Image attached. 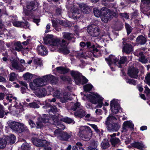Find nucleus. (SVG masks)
<instances>
[{
  "label": "nucleus",
  "instance_id": "bf43d9fd",
  "mask_svg": "<svg viewBox=\"0 0 150 150\" xmlns=\"http://www.w3.org/2000/svg\"><path fill=\"white\" fill-rule=\"evenodd\" d=\"M30 145L28 143H26L22 144L21 148L23 150H30Z\"/></svg>",
  "mask_w": 150,
  "mask_h": 150
},
{
  "label": "nucleus",
  "instance_id": "338daca9",
  "mask_svg": "<svg viewBox=\"0 0 150 150\" xmlns=\"http://www.w3.org/2000/svg\"><path fill=\"white\" fill-rule=\"evenodd\" d=\"M119 14L122 17L124 18L127 19H128L129 18V16L127 13H120Z\"/></svg>",
  "mask_w": 150,
  "mask_h": 150
},
{
  "label": "nucleus",
  "instance_id": "3c124183",
  "mask_svg": "<svg viewBox=\"0 0 150 150\" xmlns=\"http://www.w3.org/2000/svg\"><path fill=\"white\" fill-rule=\"evenodd\" d=\"M125 28L127 31V35L130 34L132 32L133 28L127 23H125Z\"/></svg>",
  "mask_w": 150,
  "mask_h": 150
},
{
  "label": "nucleus",
  "instance_id": "c85d7f7f",
  "mask_svg": "<svg viewBox=\"0 0 150 150\" xmlns=\"http://www.w3.org/2000/svg\"><path fill=\"white\" fill-rule=\"evenodd\" d=\"M123 129L124 130H126L127 127L133 129L134 127V124L132 122L130 121L125 122L123 123Z\"/></svg>",
  "mask_w": 150,
  "mask_h": 150
},
{
  "label": "nucleus",
  "instance_id": "f8f14e48",
  "mask_svg": "<svg viewBox=\"0 0 150 150\" xmlns=\"http://www.w3.org/2000/svg\"><path fill=\"white\" fill-rule=\"evenodd\" d=\"M139 72V70L137 68L131 67L129 68L127 73L131 78L137 79L138 76V74Z\"/></svg>",
  "mask_w": 150,
  "mask_h": 150
},
{
  "label": "nucleus",
  "instance_id": "f257e3e1",
  "mask_svg": "<svg viewBox=\"0 0 150 150\" xmlns=\"http://www.w3.org/2000/svg\"><path fill=\"white\" fill-rule=\"evenodd\" d=\"M117 120L115 117L110 115L107 118L105 124L107 125V129L109 131L116 132L119 130L120 126L116 122Z\"/></svg>",
  "mask_w": 150,
  "mask_h": 150
},
{
  "label": "nucleus",
  "instance_id": "f3484780",
  "mask_svg": "<svg viewBox=\"0 0 150 150\" xmlns=\"http://www.w3.org/2000/svg\"><path fill=\"white\" fill-rule=\"evenodd\" d=\"M38 5L37 3H35L33 1L28 4L26 6L27 10L30 11H34L38 8Z\"/></svg>",
  "mask_w": 150,
  "mask_h": 150
},
{
  "label": "nucleus",
  "instance_id": "37998d69",
  "mask_svg": "<svg viewBox=\"0 0 150 150\" xmlns=\"http://www.w3.org/2000/svg\"><path fill=\"white\" fill-rule=\"evenodd\" d=\"M3 109V106L0 104V118H2L4 117L5 113L6 115H7V114L8 113V112H5V111Z\"/></svg>",
  "mask_w": 150,
  "mask_h": 150
},
{
  "label": "nucleus",
  "instance_id": "e433bc0d",
  "mask_svg": "<svg viewBox=\"0 0 150 150\" xmlns=\"http://www.w3.org/2000/svg\"><path fill=\"white\" fill-rule=\"evenodd\" d=\"M15 46V49L18 52L21 51L23 49V47L20 42H18L14 44Z\"/></svg>",
  "mask_w": 150,
  "mask_h": 150
},
{
  "label": "nucleus",
  "instance_id": "5fc2aeb1",
  "mask_svg": "<svg viewBox=\"0 0 150 150\" xmlns=\"http://www.w3.org/2000/svg\"><path fill=\"white\" fill-rule=\"evenodd\" d=\"M60 52L64 54H68L69 53V51L67 47L61 48L60 49Z\"/></svg>",
  "mask_w": 150,
  "mask_h": 150
},
{
  "label": "nucleus",
  "instance_id": "7c9ffc66",
  "mask_svg": "<svg viewBox=\"0 0 150 150\" xmlns=\"http://www.w3.org/2000/svg\"><path fill=\"white\" fill-rule=\"evenodd\" d=\"M110 146L109 141L107 139H104L101 144V147L102 149H105Z\"/></svg>",
  "mask_w": 150,
  "mask_h": 150
},
{
  "label": "nucleus",
  "instance_id": "f704fd0d",
  "mask_svg": "<svg viewBox=\"0 0 150 150\" xmlns=\"http://www.w3.org/2000/svg\"><path fill=\"white\" fill-rule=\"evenodd\" d=\"M64 38L70 40L72 39H74L73 34L70 33L64 32L63 33Z\"/></svg>",
  "mask_w": 150,
  "mask_h": 150
},
{
  "label": "nucleus",
  "instance_id": "2eb2a0df",
  "mask_svg": "<svg viewBox=\"0 0 150 150\" xmlns=\"http://www.w3.org/2000/svg\"><path fill=\"white\" fill-rule=\"evenodd\" d=\"M44 78H45L46 82L47 81L50 82L52 84H56L58 81L57 77L50 74L44 76Z\"/></svg>",
  "mask_w": 150,
  "mask_h": 150
},
{
  "label": "nucleus",
  "instance_id": "a211bd4d",
  "mask_svg": "<svg viewBox=\"0 0 150 150\" xmlns=\"http://www.w3.org/2000/svg\"><path fill=\"white\" fill-rule=\"evenodd\" d=\"M35 94L37 96L40 97L45 96L47 93L45 89L44 88H42L36 90Z\"/></svg>",
  "mask_w": 150,
  "mask_h": 150
},
{
  "label": "nucleus",
  "instance_id": "0e129e2a",
  "mask_svg": "<svg viewBox=\"0 0 150 150\" xmlns=\"http://www.w3.org/2000/svg\"><path fill=\"white\" fill-rule=\"evenodd\" d=\"M34 63L35 64H37L41 66L42 65V61L40 58H36L34 59Z\"/></svg>",
  "mask_w": 150,
  "mask_h": 150
},
{
  "label": "nucleus",
  "instance_id": "c756f323",
  "mask_svg": "<svg viewBox=\"0 0 150 150\" xmlns=\"http://www.w3.org/2000/svg\"><path fill=\"white\" fill-rule=\"evenodd\" d=\"M56 69L59 73L61 74H64L67 73L69 71V69L62 67H57Z\"/></svg>",
  "mask_w": 150,
  "mask_h": 150
},
{
  "label": "nucleus",
  "instance_id": "20e7f679",
  "mask_svg": "<svg viewBox=\"0 0 150 150\" xmlns=\"http://www.w3.org/2000/svg\"><path fill=\"white\" fill-rule=\"evenodd\" d=\"M87 97L89 101L94 104L98 103V105L96 107V108H101L103 104L102 102L103 98L100 97L97 93H93L87 95Z\"/></svg>",
  "mask_w": 150,
  "mask_h": 150
},
{
  "label": "nucleus",
  "instance_id": "b1692460",
  "mask_svg": "<svg viewBox=\"0 0 150 150\" xmlns=\"http://www.w3.org/2000/svg\"><path fill=\"white\" fill-rule=\"evenodd\" d=\"M74 115L77 117H84L86 115L84 110L82 109V107L81 108L77 110L74 113Z\"/></svg>",
  "mask_w": 150,
  "mask_h": 150
},
{
  "label": "nucleus",
  "instance_id": "4be33fe9",
  "mask_svg": "<svg viewBox=\"0 0 150 150\" xmlns=\"http://www.w3.org/2000/svg\"><path fill=\"white\" fill-rule=\"evenodd\" d=\"M141 11L148 16L150 15V6L148 5L144 6L141 5Z\"/></svg>",
  "mask_w": 150,
  "mask_h": 150
},
{
  "label": "nucleus",
  "instance_id": "a878e982",
  "mask_svg": "<svg viewBox=\"0 0 150 150\" xmlns=\"http://www.w3.org/2000/svg\"><path fill=\"white\" fill-rule=\"evenodd\" d=\"M37 50L38 54L41 55H45L47 52L45 47L42 45L38 46L37 49Z\"/></svg>",
  "mask_w": 150,
  "mask_h": 150
},
{
  "label": "nucleus",
  "instance_id": "ddd939ff",
  "mask_svg": "<svg viewBox=\"0 0 150 150\" xmlns=\"http://www.w3.org/2000/svg\"><path fill=\"white\" fill-rule=\"evenodd\" d=\"M51 121H52L51 123L57 126V128L61 130H63L65 128V126L59 121V119L57 116L53 115L51 118Z\"/></svg>",
  "mask_w": 150,
  "mask_h": 150
},
{
  "label": "nucleus",
  "instance_id": "4468645a",
  "mask_svg": "<svg viewBox=\"0 0 150 150\" xmlns=\"http://www.w3.org/2000/svg\"><path fill=\"white\" fill-rule=\"evenodd\" d=\"M34 85L36 87L42 86L46 84V80L44 76L40 78H37L33 80Z\"/></svg>",
  "mask_w": 150,
  "mask_h": 150
},
{
  "label": "nucleus",
  "instance_id": "39448f33",
  "mask_svg": "<svg viewBox=\"0 0 150 150\" xmlns=\"http://www.w3.org/2000/svg\"><path fill=\"white\" fill-rule=\"evenodd\" d=\"M71 74L74 77L76 83L77 85L83 84L88 81L87 79L78 71H72Z\"/></svg>",
  "mask_w": 150,
  "mask_h": 150
},
{
  "label": "nucleus",
  "instance_id": "6e6552de",
  "mask_svg": "<svg viewBox=\"0 0 150 150\" xmlns=\"http://www.w3.org/2000/svg\"><path fill=\"white\" fill-rule=\"evenodd\" d=\"M43 116V117L38 118V121L36 122L37 128H41L46 125V123H51L52 118H50L48 115L44 114Z\"/></svg>",
  "mask_w": 150,
  "mask_h": 150
},
{
  "label": "nucleus",
  "instance_id": "0eeeda50",
  "mask_svg": "<svg viewBox=\"0 0 150 150\" xmlns=\"http://www.w3.org/2000/svg\"><path fill=\"white\" fill-rule=\"evenodd\" d=\"M52 35H47L44 38V43L46 44H49L53 46L58 47L59 44L60 40L58 38H53Z\"/></svg>",
  "mask_w": 150,
  "mask_h": 150
},
{
  "label": "nucleus",
  "instance_id": "dca6fc26",
  "mask_svg": "<svg viewBox=\"0 0 150 150\" xmlns=\"http://www.w3.org/2000/svg\"><path fill=\"white\" fill-rule=\"evenodd\" d=\"M82 106L80 105V103L78 102L74 103V102L70 103L67 106L68 109L75 111L77 110Z\"/></svg>",
  "mask_w": 150,
  "mask_h": 150
},
{
  "label": "nucleus",
  "instance_id": "a18cd8bd",
  "mask_svg": "<svg viewBox=\"0 0 150 150\" xmlns=\"http://www.w3.org/2000/svg\"><path fill=\"white\" fill-rule=\"evenodd\" d=\"M69 43V42H67L65 40L62 39L61 41L60 40L59 46H61L62 48L65 47H67Z\"/></svg>",
  "mask_w": 150,
  "mask_h": 150
},
{
  "label": "nucleus",
  "instance_id": "f03ea898",
  "mask_svg": "<svg viewBox=\"0 0 150 150\" xmlns=\"http://www.w3.org/2000/svg\"><path fill=\"white\" fill-rule=\"evenodd\" d=\"M105 60L108 62V64L110 66L111 64H113L117 65L119 68H122V64L126 62L127 58L126 57L123 56L121 57L120 60H119L115 58L114 56L111 55L109 56L108 59L106 58Z\"/></svg>",
  "mask_w": 150,
  "mask_h": 150
},
{
  "label": "nucleus",
  "instance_id": "58836bf2",
  "mask_svg": "<svg viewBox=\"0 0 150 150\" xmlns=\"http://www.w3.org/2000/svg\"><path fill=\"white\" fill-rule=\"evenodd\" d=\"M11 63L12 67L14 68L17 70H20L21 69V67L18 64L17 60L13 59Z\"/></svg>",
  "mask_w": 150,
  "mask_h": 150
},
{
  "label": "nucleus",
  "instance_id": "ea45409f",
  "mask_svg": "<svg viewBox=\"0 0 150 150\" xmlns=\"http://www.w3.org/2000/svg\"><path fill=\"white\" fill-rule=\"evenodd\" d=\"M139 61L142 63H146L147 62V59H146L143 53L142 52H140L139 53Z\"/></svg>",
  "mask_w": 150,
  "mask_h": 150
},
{
  "label": "nucleus",
  "instance_id": "423d86ee",
  "mask_svg": "<svg viewBox=\"0 0 150 150\" xmlns=\"http://www.w3.org/2000/svg\"><path fill=\"white\" fill-rule=\"evenodd\" d=\"M101 11L102 13L101 18L103 22L107 23L112 18V13L110 9L105 7H103L101 9Z\"/></svg>",
  "mask_w": 150,
  "mask_h": 150
},
{
  "label": "nucleus",
  "instance_id": "2f4dec72",
  "mask_svg": "<svg viewBox=\"0 0 150 150\" xmlns=\"http://www.w3.org/2000/svg\"><path fill=\"white\" fill-rule=\"evenodd\" d=\"M18 125H19V123L15 121H12L9 124V126L11 129L16 131Z\"/></svg>",
  "mask_w": 150,
  "mask_h": 150
},
{
  "label": "nucleus",
  "instance_id": "6ab92c4d",
  "mask_svg": "<svg viewBox=\"0 0 150 150\" xmlns=\"http://www.w3.org/2000/svg\"><path fill=\"white\" fill-rule=\"evenodd\" d=\"M136 42L141 45H144L147 41L146 38L142 35L139 36L136 38Z\"/></svg>",
  "mask_w": 150,
  "mask_h": 150
},
{
  "label": "nucleus",
  "instance_id": "4d7b16f0",
  "mask_svg": "<svg viewBox=\"0 0 150 150\" xmlns=\"http://www.w3.org/2000/svg\"><path fill=\"white\" fill-rule=\"evenodd\" d=\"M17 77V75L14 73H11L10 74L9 80L11 81H14L16 79Z\"/></svg>",
  "mask_w": 150,
  "mask_h": 150
},
{
  "label": "nucleus",
  "instance_id": "8fccbe9b",
  "mask_svg": "<svg viewBox=\"0 0 150 150\" xmlns=\"http://www.w3.org/2000/svg\"><path fill=\"white\" fill-rule=\"evenodd\" d=\"M61 120L69 124L71 123H74V120L70 118H68L67 117L62 119Z\"/></svg>",
  "mask_w": 150,
  "mask_h": 150
},
{
  "label": "nucleus",
  "instance_id": "1a4fd4ad",
  "mask_svg": "<svg viewBox=\"0 0 150 150\" xmlns=\"http://www.w3.org/2000/svg\"><path fill=\"white\" fill-rule=\"evenodd\" d=\"M87 32L91 36L96 37L100 33V30L98 27L95 24L89 25L87 29Z\"/></svg>",
  "mask_w": 150,
  "mask_h": 150
},
{
  "label": "nucleus",
  "instance_id": "393cba45",
  "mask_svg": "<svg viewBox=\"0 0 150 150\" xmlns=\"http://www.w3.org/2000/svg\"><path fill=\"white\" fill-rule=\"evenodd\" d=\"M70 93L65 92L64 93L62 97L60 98V101L62 103H64L67 101L68 100H71V99L70 97Z\"/></svg>",
  "mask_w": 150,
  "mask_h": 150
},
{
  "label": "nucleus",
  "instance_id": "cd10ccee",
  "mask_svg": "<svg viewBox=\"0 0 150 150\" xmlns=\"http://www.w3.org/2000/svg\"><path fill=\"white\" fill-rule=\"evenodd\" d=\"M16 137L14 135L11 134L9 136H7L5 139L7 143H10L12 144L15 142Z\"/></svg>",
  "mask_w": 150,
  "mask_h": 150
},
{
  "label": "nucleus",
  "instance_id": "4c0bfd02",
  "mask_svg": "<svg viewBox=\"0 0 150 150\" xmlns=\"http://www.w3.org/2000/svg\"><path fill=\"white\" fill-rule=\"evenodd\" d=\"M82 144L81 142H77L76 145L72 147L73 150H83L82 147Z\"/></svg>",
  "mask_w": 150,
  "mask_h": 150
},
{
  "label": "nucleus",
  "instance_id": "9d476101",
  "mask_svg": "<svg viewBox=\"0 0 150 150\" xmlns=\"http://www.w3.org/2000/svg\"><path fill=\"white\" fill-rule=\"evenodd\" d=\"M111 111L114 113L116 114L121 110L117 100L114 99L111 101L110 104Z\"/></svg>",
  "mask_w": 150,
  "mask_h": 150
},
{
  "label": "nucleus",
  "instance_id": "680f3d73",
  "mask_svg": "<svg viewBox=\"0 0 150 150\" xmlns=\"http://www.w3.org/2000/svg\"><path fill=\"white\" fill-rule=\"evenodd\" d=\"M60 78L62 80L64 81H71V79L68 76H60Z\"/></svg>",
  "mask_w": 150,
  "mask_h": 150
},
{
  "label": "nucleus",
  "instance_id": "774afa93",
  "mask_svg": "<svg viewBox=\"0 0 150 150\" xmlns=\"http://www.w3.org/2000/svg\"><path fill=\"white\" fill-rule=\"evenodd\" d=\"M145 79L147 81V84L150 86V73L147 74L145 77Z\"/></svg>",
  "mask_w": 150,
  "mask_h": 150
},
{
  "label": "nucleus",
  "instance_id": "c9c22d12",
  "mask_svg": "<svg viewBox=\"0 0 150 150\" xmlns=\"http://www.w3.org/2000/svg\"><path fill=\"white\" fill-rule=\"evenodd\" d=\"M110 142L112 145L115 146L117 144H120V140L116 137H112L110 139Z\"/></svg>",
  "mask_w": 150,
  "mask_h": 150
},
{
  "label": "nucleus",
  "instance_id": "aec40b11",
  "mask_svg": "<svg viewBox=\"0 0 150 150\" xmlns=\"http://www.w3.org/2000/svg\"><path fill=\"white\" fill-rule=\"evenodd\" d=\"M13 25L17 27L25 28L28 25V23L26 21L25 22L18 21H14L12 23Z\"/></svg>",
  "mask_w": 150,
  "mask_h": 150
},
{
  "label": "nucleus",
  "instance_id": "473e14b6",
  "mask_svg": "<svg viewBox=\"0 0 150 150\" xmlns=\"http://www.w3.org/2000/svg\"><path fill=\"white\" fill-rule=\"evenodd\" d=\"M123 27L122 23L119 20L115 21V29L116 30H120Z\"/></svg>",
  "mask_w": 150,
  "mask_h": 150
},
{
  "label": "nucleus",
  "instance_id": "a19ab883",
  "mask_svg": "<svg viewBox=\"0 0 150 150\" xmlns=\"http://www.w3.org/2000/svg\"><path fill=\"white\" fill-rule=\"evenodd\" d=\"M6 144L7 142L5 139L0 138V149H4L6 147Z\"/></svg>",
  "mask_w": 150,
  "mask_h": 150
},
{
  "label": "nucleus",
  "instance_id": "69168bd1",
  "mask_svg": "<svg viewBox=\"0 0 150 150\" xmlns=\"http://www.w3.org/2000/svg\"><path fill=\"white\" fill-rule=\"evenodd\" d=\"M142 4L141 5L144 6L148 5L150 4V0H141Z\"/></svg>",
  "mask_w": 150,
  "mask_h": 150
},
{
  "label": "nucleus",
  "instance_id": "de8ad7c7",
  "mask_svg": "<svg viewBox=\"0 0 150 150\" xmlns=\"http://www.w3.org/2000/svg\"><path fill=\"white\" fill-rule=\"evenodd\" d=\"M69 10L72 13H74L75 14H79L80 13V11L78 10L77 8L76 7L74 6L73 7H72Z\"/></svg>",
  "mask_w": 150,
  "mask_h": 150
},
{
  "label": "nucleus",
  "instance_id": "5701e85b",
  "mask_svg": "<svg viewBox=\"0 0 150 150\" xmlns=\"http://www.w3.org/2000/svg\"><path fill=\"white\" fill-rule=\"evenodd\" d=\"M132 51V46L129 44L126 43L124 45L122 48V51L127 54L130 53Z\"/></svg>",
  "mask_w": 150,
  "mask_h": 150
},
{
  "label": "nucleus",
  "instance_id": "c03bdc74",
  "mask_svg": "<svg viewBox=\"0 0 150 150\" xmlns=\"http://www.w3.org/2000/svg\"><path fill=\"white\" fill-rule=\"evenodd\" d=\"M49 113L50 115H52V114H54L57 112V109L55 106H52L48 110Z\"/></svg>",
  "mask_w": 150,
  "mask_h": 150
},
{
  "label": "nucleus",
  "instance_id": "72a5a7b5",
  "mask_svg": "<svg viewBox=\"0 0 150 150\" xmlns=\"http://www.w3.org/2000/svg\"><path fill=\"white\" fill-rule=\"evenodd\" d=\"M132 145L134 147L140 150L143 149L144 146V145L142 142H134L132 143Z\"/></svg>",
  "mask_w": 150,
  "mask_h": 150
},
{
  "label": "nucleus",
  "instance_id": "052dcab7",
  "mask_svg": "<svg viewBox=\"0 0 150 150\" xmlns=\"http://www.w3.org/2000/svg\"><path fill=\"white\" fill-rule=\"evenodd\" d=\"M30 108H39V105L37 104L35 102H33L29 103L28 104Z\"/></svg>",
  "mask_w": 150,
  "mask_h": 150
},
{
  "label": "nucleus",
  "instance_id": "9b49d317",
  "mask_svg": "<svg viewBox=\"0 0 150 150\" xmlns=\"http://www.w3.org/2000/svg\"><path fill=\"white\" fill-rule=\"evenodd\" d=\"M32 142L33 144L37 146L43 147L47 144V141L45 140H41L36 138L33 137Z\"/></svg>",
  "mask_w": 150,
  "mask_h": 150
},
{
  "label": "nucleus",
  "instance_id": "864d4df0",
  "mask_svg": "<svg viewBox=\"0 0 150 150\" xmlns=\"http://www.w3.org/2000/svg\"><path fill=\"white\" fill-rule=\"evenodd\" d=\"M100 135H101L103 134V133L101 132L99 130L98 127L97 126L94 124H89Z\"/></svg>",
  "mask_w": 150,
  "mask_h": 150
},
{
  "label": "nucleus",
  "instance_id": "13d9d810",
  "mask_svg": "<svg viewBox=\"0 0 150 150\" xmlns=\"http://www.w3.org/2000/svg\"><path fill=\"white\" fill-rule=\"evenodd\" d=\"M93 87V86L91 84H88L84 86V89L85 91H88L91 90Z\"/></svg>",
  "mask_w": 150,
  "mask_h": 150
},
{
  "label": "nucleus",
  "instance_id": "e2e57ef3",
  "mask_svg": "<svg viewBox=\"0 0 150 150\" xmlns=\"http://www.w3.org/2000/svg\"><path fill=\"white\" fill-rule=\"evenodd\" d=\"M60 95L61 93L60 91L58 90L56 91L53 93V96L60 99L61 97Z\"/></svg>",
  "mask_w": 150,
  "mask_h": 150
},
{
  "label": "nucleus",
  "instance_id": "79ce46f5",
  "mask_svg": "<svg viewBox=\"0 0 150 150\" xmlns=\"http://www.w3.org/2000/svg\"><path fill=\"white\" fill-rule=\"evenodd\" d=\"M115 0H101V4L102 5L105 6L109 7L110 6L109 4V2L114 1Z\"/></svg>",
  "mask_w": 150,
  "mask_h": 150
},
{
  "label": "nucleus",
  "instance_id": "49530a36",
  "mask_svg": "<svg viewBox=\"0 0 150 150\" xmlns=\"http://www.w3.org/2000/svg\"><path fill=\"white\" fill-rule=\"evenodd\" d=\"M74 6L73 3V0H68L67 1L66 4V7L69 10Z\"/></svg>",
  "mask_w": 150,
  "mask_h": 150
},
{
  "label": "nucleus",
  "instance_id": "7ed1b4c3",
  "mask_svg": "<svg viewBox=\"0 0 150 150\" xmlns=\"http://www.w3.org/2000/svg\"><path fill=\"white\" fill-rule=\"evenodd\" d=\"M79 135L82 139L86 141L91 138L92 135V132L90 127L87 126H83L80 127Z\"/></svg>",
  "mask_w": 150,
  "mask_h": 150
},
{
  "label": "nucleus",
  "instance_id": "bb28decb",
  "mask_svg": "<svg viewBox=\"0 0 150 150\" xmlns=\"http://www.w3.org/2000/svg\"><path fill=\"white\" fill-rule=\"evenodd\" d=\"M79 6L81 11L84 13H89L90 11L89 7L86 5L81 4L79 5Z\"/></svg>",
  "mask_w": 150,
  "mask_h": 150
},
{
  "label": "nucleus",
  "instance_id": "6e6d98bb",
  "mask_svg": "<svg viewBox=\"0 0 150 150\" xmlns=\"http://www.w3.org/2000/svg\"><path fill=\"white\" fill-rule=\"evenodd\" d=\"M24 129V125L23 124L19 123V125L18 126L17 131L19 133H21L23 132Z\"/></svg>",
  "mask_w": 150,
  "mask_h": 150
},
{
  "label": "nucleus",
  "instance_id": "09e8293b",
  "mask_svg": "<svg viewBox=\"0 0 150 150\" xmlns=\"http://www.w3.org/2000/svg\"><path fill=\"white\" fill-rule=\"evenodd\" d=\"M93 11L94 15L97 17H99L101 13V11H100L96 8L93 9Z\"/></svg>",
  "mask_w": 150,
  "mask_h": 150
},
{
  "label": "nucleus",
  "instance_id": "412c9836",
  "mask_svg": "<svg viewBox=\"0 0 150 150\" xmlns=\"http://www.w3.org/2000/svg\"><path fill=\"white\" fill-rule=\"evenodd\" d=\"M71 136V134H69L66 132H62L60 135L59 139L62 140L67 141Z\"/></svg>",
  "mask_w": 150,
  "mask_h": 150
},
{
  "label": "nucleus",
  "instance_id": "603ef678",
  "mask_svg": "<svg viewBox=\"0 0 150 150\" xmlns=\"http://www.w3.org/2000/svg\"><path fill=\"white\" fill-rule=\"evenodd\" d=\"M24 79L26 80L30 81L32 78V75L29 73H26L23 75Z\"/></svg>",
  "mask_w": 150,
  "mask_h": 150
}]
</instances>
